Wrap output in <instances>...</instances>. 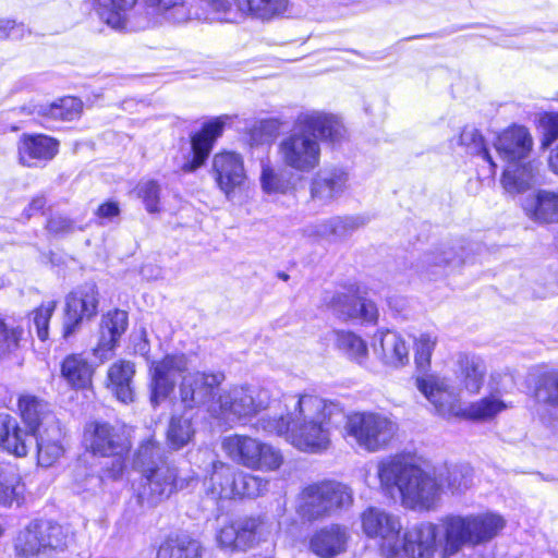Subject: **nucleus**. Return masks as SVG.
I'll return each mask as SVG.
<instances>
[{
    "label": "nucleus",
    "instance_id": "1",
    "mask_svg": "<svg viewBox=\"0 0 558 558\" xmlns=\"http://www.w3.org/2000/svg\"><path fill=\"white\" fill-rule=\"evenodd\" d=\"M366 537L376 541L388 558H450L464 547L492 542L505 529L506 520L496 512L448 514L439 523L420 522L403 529L401 518L377 507L361 513Z\"/></svg>",
    "mask_w": 558,
    "mask_h": 558
},
{
    "label": "nucleus",
    "instance_id": "2",
    "mask_svg": "<svg viewBox=\"0 0 558 558\" xmlns=\"http://www.w3.org/2000/svg\"><path fill=\"white\" fill-rule=\"evenodd\" d=\"M286 415L262 416L256 428L283 437L304 452L317 453L330 445L333 416L341 415L332 402L312 393L284 397Z\"/></svg>",
    "mask_w": 558,
    "mask_h": 558
},
{
    "label": "nucleus",
    "instance_id": "3",
    "mask_svg": "<svg viewBox=\"0 0 558 558\" xmlns=\"http://www.w3.org/2000/svg\"><path fill=\"white\" fill-rule=\"evenodd\" d=\"M345 137V128L333 114L308 110L301 112L293 130L278 145L282 163L298 172L308 173L319 166V140L339 144Z\"/></svg>",
    "mask_w": 558,
    "mask_h": 558
},
{
    "label": "nucleus",
    "instance_id": "4",
    "mask_svg": "<svg viewBox=\"0 0 558 558\" xmlns=\"http://www.w3.org/2000/svg\"><path fill=\"white\" fill-rule=\"evenodd\" d=\"M377 476L385 490L400 493L405 508L429 511L439 504L441 484L435 473L425 471L409 457L396 454L381 459L377 463Z\"/></svg>",
    "mask_w": 558,
    "mask_h": 558
},
{
    "label": "nucleus",
    "instance_id": "5",
    "mask_svg": "<svg viewBox=\"0 0 558 558\" xmlns=\"http://www.w3.org/2000/svg\"><path fill=\"white\" fill-rule=\"evenodd\" d=\"M138 0H92L97 16L109 27L137 31L165 23L181 24L192 19V9L184 0H142L143 11L132 15Z\"/></svg>",
    "mask_w": 558,
    "mask_h": 558
},
{
    "label": "nucleus",
    "instance_id": "6",
    "mask_svg": "<svg viewBox=\"0 0 558 558\" xmlns=\"http://www.w3.org/2000/svg\"><path fill=\"white\" fill-rule=\"evenodd\" d=\"M416 388L434 407L435 413L447 420L462 417L475 422H489L509 408V404L496 393L485 396L462 408L454 387L448 378L439 375L418 377Z\"/></svg>",
    "mask_w": 558,
    "mask_h": 558
},
{
    "label": "nucleus",
    "instance_id": "7",
    "mask_svg": "<svg viewBox=\"0 0 558 558\" xmlns=\"http://www.w3.org/2000/svg\"><path fill=\"white\" fill-rule=\"evenodd\" d=\"M72 534L56 522L35 520L29 522L15 539L19 556L34 558H63Z\"/></svg>",
    "mask_w": 558,
    "mask_h": 558
},
{
    "label": "nucleus",
    "instance_id": "8",
    "mask_svg": "<svg viewBox=\"0 0 558 558\" xmlns=\"http://www.w3.org/2000/svg\"><path fill=\"white\" fill-rule=\"evenodd\" d=\"M344 438L367 452L385 450L398 432L389 416L372 411L353 412L344 423Z\"/></svg>",
    "mask_w": 558,
    "mask_h": 558
},
{
    "label": "nucleus",
    "instance_id": "9",
    "mask_svg": "<svg viewBox=\"0 0 558 558\" xmlns=\"http://www.w3.org/2000/svg\"><path fill=\"white\" fill-rule=\"evenodd\" d=\"M206 8L204 20L220 23H241L248 19L269 22L282 16L289 0H202Z\"/></svg>",
    "mask_w": 558,
    "mask_h": 558
},
{
    "label": "nucleus",
    "instance_id": "10",
    "mask_svg": "<svg viewBox=\"0 0 558 558\" xmlns=\"http://www.w3.org/2000/svg\"><path fill=\"white\" fill-rule=\"evenodd\" d=\"M221 446L233 462L250 470L270 472L278 470L283 463V456L279 449L250 436H227Z\"/></svg>",
    "mask_w": 558,
    "mask_h": 558
},
{
    "label": "nucleus",
    "instance_id": "11",
    "mask_svg": "<svg viewBox=\"0 0 558 558\" xmlns=\"http://www.w3.org/2000/svg\"><path fill=\"white\" fill-rule=\"evenodd\" d=\"M352 501L351 490L341 483L312 484L301 493L299 513L307 520H317L349 507Z\"/></svg>",
    "mask_w": 558,
    "mask_h": 558
},
{
    "label": "nucleus",
    "instance_id": "12",
    "mask_svg": "<svg viewBox=\"0 0 558 558\" xmlns=\"http://www.w3.org/2000/svg\"><path fill=\"white\" fill-rule=\"evenodd\" d=\"M192 482L193 476H179L174 466L161 465L159 469L141 473L134 490L138 504L151 508L170 498L172 494L190 487Z\"/></svg>",
    "mask_w": 558,
    "mask_h": 558
},
{
    "label": "nucleus",
    "instance_id": "13",
    "mask_svg": "<svg viewBox=\"0 0 558 558\" xmlns=\"http://www.w3.org/2000/svg\"><path fill=\"white\" fill-rule=\"evenodd\" d=\"M225 379V374L219 371L185 374L179 386L181 403L185 409L203 410L214 417L220 409L217 390Z\"/></svg>",
    "mask_w": 558,
    "mask_h": 558
},
{
    "label": "nucleus",
    "instance_id": "14",
    "mask_svg": "<svg viewBox=\"0 0 558 558\" xmlns=\"http://www.w3.org/2000/svg\"><path fill=\"white\" fill-rule=\"evenodd\" d=\"M269 400V392L264 388L233 386L219 392L220 409L217 410L214 418L231 424L267 408Z\"/></svg>",
    "mask_w": 558,
    "mask_h": 558
},
{
    "label": "nucleus",
    "instance_id": "15",
    "mask_svg": "<svg viewBox=\"0 0 558 558\" xmlns=\"http://www.w3.org/2000/svg\"><path fill=\"white\" fill-rule=\"evenodd\" d=\"M98 304V290L95 283H85L69 293L63 316V338L69 339L80 329L83 320L96 316Z\"/></svg>",
    "mask_w": 558,
    "mask_h": 558
},
{
    "label": "nucleus",
    "instance_id": "16",
    "mask_svg": "<svg viewBox=\"0 0 558 558\" xmlns=\"http://www.w3.org/2000/svg\"><path fill=\"white\" fill-rule=\"evenodd\" d=\"M325 305L340 319L359 320L361 323H376L378 310L371 300L362 298L354 289H348L345 292H336L330 296H325Z\"/></svg>",
    "mask_w": 558,
    "mask_h": 558
},
{
    "label": "nucleus",
    "instance_id": "17",
    "mask_svg": "<svg viewBox=\"0 0 558 558\" xmlns=\"http://www.w3.org/2000/svg\"><path fill=\"white\" fill-rule=\"evenodd\" d=\"M187 369V359L184 354L165 356L151 365L150 402L156 408L167 400L175 385L178 374Z\"/></svg>",
    "mask_w": 558,
    "mask_h": 558
},
{
    "label": "nucleus",
    "instance_id": "18",
    "mask_svg": "<svg viewBox=\"0 0 558 558\" xmlns=\"http://www.w3.org/2000/svg\"><path fill=\"white\" fill-rule=\"evenodd\" d=\"M84 442L94 453L104 457L126 454L130 444L124 434L105 422H90L85 426Z\"/></svg>",
    "mask_w": 558,
    "mask_h": 558
},
{
    "label": "nucleus",
    "instance_id": "19",
    "mask_svg": "<svg viewBox=\"0 0 558 558\" xmlns=\"http://www.w3.org/2000/svg\"><path fill=\"white\" fill-rule=\"evenodd\" d=\"M213 175L220 191L228 199L236 190H240L246 181L244 160L234 151H222L213 158Z\"/></svg>",
    "mask_w": 558,
    "mask_h": 558
},
{
    "label": "nucleus",
    "instance_id": "20",
    "mask_svg": "<svg viewBox=\"0 0 558 558\" xmlns=\"http://www.w3.org/2000/svg\"><path fill=\"white\" fill-rule=\"evenodd\" d=\"M262 526L255 518L231 521L219 529L217 542L223 548L245 550L257 542Z\"/></svg>",
    "mask_w": 558,
    "mask_h": 558
},
{
    "label": "nucleus",
    "instance_id": "21",
    "mask_svg": "<svg viewBox=\"0 0 558 558\" xmlns=\"http://www.w3.org/2000/svg\"><path fill=\"white\" fill-rule=\"evenodd\" d=\"M349 172L341 167L319 170L311 183L312 198L322 204L338 199L349 187Z\"/></svg>",
    "mask_w": 558,
    "mask_h": 558
},
{
    "label": "nucleus",
    "instance_id": "22",
    "mask_svg": "<svg viewBox=\"0 0 558 558\" xmlns=\"http://www.w3.org/2000/svg\"><path fill=\"white\" fill-rule=\"evenodd\" d=\"M35 433L23 428L10 414H0V449L15 458H24L35 444Z\"/></svg>",
    "mask_w": 558,
    "mask_h": 558
},
{
    "label": "nucleus",
    "instance_id": "23",
    "mask_svg": "<svg viewBox=\"0 0 558 558\" xmlns=\"http://www.w3.org/2000/svg\"><path fill=\"white\" fill-rule=\"evenodd\" d=\"M128 325L129 318L125 311L112 310L102 315L99 339L97 345L94 348V355L101 361L111 357Z\"/></svg>",
    "mask_w": 558,
    "mask_h": 558
},
{
    "label": "nucleus",
    "instance_id": "24",
    "mask_svg": "<svg viewBox=\"0 0 558 558\" xmlns=\"http://www.w3.org/2000/svg\"><path fill=\"white\" fill-rule=\"evenodd\" d=\"M494 146L499 157L511 165L529 157L533 141L526 128L513 125L497 136Z\"/></svg>",
    "mask_w": 558,
    "mask_h": 558
},
{
    "label": "nucleus",
    "instance_id": "25",
    "mask_svg": "<svg viewBox=\"0 0 558 558\" xmlns=\"http://www.w3.org/2000/svg\"><path fill=\"white\" fill-rule=\"evenodd\" d=\"M227 118H217L204 124L203 129L194 134L191 140L192 158L185 161L181 169L184 172H193L204 165L209 156L215 141L221 135Z\"/></svg>",
    "mask_w": 558,
    "mask_h": 558
},
{
    "label": "nucleus",
    "instance_id": "26",
    "mask_svg": "<svg viewBox=\"0 0 558 558\" xmlns=\"http://www.w3.org/2000/svg\"><path fill=\"white\" fill-rule=\"evenodd\" d=\"M204 453L210 461L206 470L208 476L204 481L206 494L215 499L234 498V468L218 460L211 451L206 450Z\"/></svg>",
    "mask_w": 558,
    "mask_h": 558
},
{
    "label": "nucleus",
    "instance_id": "27",
    "mask_svg": "<svg viewBox=\"0 0 558 558\" xmlns=\"http://www.w3.org/2000/svg\"><path fill=\"white\" fill-rule=\"evenodd\" d=\"M59 142L43 134H24L17 146L19 160L23 166L37 167L51 160L58 153Z\"/></svg>",
    "mask_w": 558,
    "mask_h": 558
},
{
    "label": "nucleus",
    "instance_id": "28",
    "mask_svg": "<svg viewBox=\"0 0 558 558\" xmlns=\"http://www.w3.org/2000/svg\"><path fill=\"white\" fill-rule=\"evenodd\" d=\"M17 405L23 422L32 433L47 432L51 425L59 424L50 405L43 399L24 395L20 397Z\"/></svg>",
    "mask_w": 558,
    "mask_h": 558
},
{
    "label": "nucleus",
    "instance_id": "29",
    "mask_svg": "<svg viewBox=\"0 0 558 558\" xmlns=\"http://www.w3.org/2000/svg\"><path fill=\"white\" fill-rule=\"evenodd\" d=\"M349 533L347 527L330 524L317 530L310 538V549L320 558H333L347 549Z\"/></svg>",
    "mask_w": 558,
    "mask_h": 558
},
{
    "label": "nucleus",
    "instance_id": "30",
    "mask_svg": "<svg viewBox=\"0 0 558 558\" xmlns=\"http://www.w3.org/2000/svg\"><path fill=\"white\" fill-rule=\"evenodd\" d=\"M539 168L535 161H514L507 165L501 185L509 194H520L539 183Z\"/></svg>",
    "mask_w": 558,
    "mask_h": 558
},
{
    "label": "nucleus",
    "instance_id": "31",
    "mask_svg": "<svg viewBox=\"0 0 558 558\" xmlns=\"http://www.w3.org/2000/svg\"><path fill=\"white\" fill-rule=\"evenodd\" d=\"M373 351L386 365L402 366L409 361V350L404 340L395 331H377L373 338Z\"/></svg>",
    "mask_w": 558,
    "mask_h": 558
},
{
    "label": "nucleus",
    "instance_id": "32",
    "mask_svg": "<svg viewBox=\"0 0 558 558\" xmlns=\"http://www.w3.org/2000/svg\"><path fill=\"white\" fill-rule=\"evenodd\" d=\"M462 263L463 258L454 245L441 244L423 255L420 267L426 276L438 277L447 275L449 269L456 268Z\"/></svg>",
    "mask_w": 558,
    "mask_h": 558
},
{
    "label": "nucleus",
    "instance_id": "33",
    "mask_svg": "<svg viewBox=\"0 0 558 558\" xmlns=\"http://www.w3.org/2000/svg\"><path fill=\"white\" fill-rule=\"evenodd\" d=\"M134 363L125 360L114 362L108 369V388L123 403H130L134 400Z\"/></svg>",
    "mask_w": 558,
    "mask_h": 558
},
{
    "label": "nucleus",
    "instance_id": "34",
    "mask_svg": "<svg viewBox=\"0 0 558 558\" xmlns=\"http://www.w3.org/2000/svg\"><path fill=\"white\" fill-rule=\"evenodd\" d=\"M456 363V374L464 389L470 393H477L486 374L484 361L474 354L459 353Z\"/></svg>",
    "mask_w": 558,
    "mask_h": 558
},
{
    "label": "nucleus",
    "instance_id": "35",
    "mask_svg": "<svg viewBox=\"0 0 558 558\" xmlns=\"http://www.w3.org/2000/svg\"><path fill=\"white\" fill-rule=\"evenodd\" d=\"M525 214L538 222H553L558 219V190L538 191L535 196L523 202Z\"/></svg>",
    "mask_w": 558,
    "mask_h": 558
},
{
    "label": "nucleus",
    "instance_id": "36",
    "mask_svg": "<svg viewBox=\"0 0 558 558\" xmlns=\"http://www.w3.org/2000/svg\"><path fill=\"white\" fill-rule=\"evenodd\" d=\"M61 438L62 433L59 424L51 425L47 432L43 430L36 434L35 442L39 465L49 468L62 457L64 448Z\"/></svg>",
    "mask_w": 558,
    "mask_h": 558
},
{
    "label": "nucleus",
    "instance_id": "37",
    "mask_svg": "<svg viewBox=\"0 0 558 558\" xmlns=\"http://www.w3.org/2000/svg\"><path fill=\"white\" fill-rule=\"evenodd\" d=\"M94 369L82 354H70L61 364V375L75 389L87 388L92 384Z\"/></svg>",
    "mask_w": 558,
    "mask_h": 558
},
{
    "label": "nucleus",
    "instance_id": "38",
    "mask_svg": "<svg viewBox=\"0 0 558 558\" xmlns=\"http://www.w3.org/2000/svg\"><path fill=\"white\" fill-rule=\"evenodd\" d=\"M201 549L196 539L186 534H175L159 546L156 558H198Z\"/></svg>",
    "mask_w": 558,
    "mask_h": 558
},
{
    "label": "nucleus",
    "instance_id": "39",
    "mask_svg": "<svg viewBox=\"0 0 558 558\" xmlns=\"http://www.w3.org/2000/svg\"><path fill=\"white\" fill-rule=\"evenodd\" d=\"M440 487V495L446 492L461 494L472 482V470L468 465L445 466L434 471Z\"/></svg>",
    "mask_w": 558,
    "mask_h": 558
},
{
    "label": "nucleus",
    "instance_id": "40",
    "mask_svg": "<svg viewBox=\"0 0 558 558\" xmlns=\"http://www.w3.org/2000/svg\"><path fill=\"white\" fill-rule=\"evenodd\" d=\"M25 486L17 470L11 465L0 464V506L11 507L20 504Z\"/></svg>",
    "mask_w": 558,
    "mask_h": 558
},
{
    "label": "nucleus",
    "instance_id": "41",
    "mask_svg": "<svg viewBox=\"0 0 558 558\" xmlns=\"http://www.w3.org/2000/svg\"><path fill=\"white\" fill-rule=\"evenodd\" d=\"M363 225L359 217H332L318 222L313 227V234L325 238L340 240L349 236Z\"/></svg>",
    "mask_w": 558,
    "mask_h": 558
},
{
    "label": "nucleus",
    "instance_id": "42",
    "mask_svg": "<svg viewBox=\"0 0 558 558\" xmlns=\"http://www.w3.org/2000/svg\"><path fill=\"white\" fill-rule=\"evenodd\" d=\"M161 465H168L165 461L162 446L154 438L142 441L134 454V469L144 473L147 470L159 469Z\"/></svg>",
    "mask_w": 558,
    "mask_h": 558
},
{
    "label": "nucleus",
    "instance_id": "43",
    "mask_svg": "<svg viewBox=\"0 0 558 558\" xmlns=\"http://www.w3.org/2000/svg\"><path fill=\"white\" fill-rule=\"evenodd\" d=\"M457 144L464 147L468 154L481 156L488 162L492 174L496 173L497 163L484 143V138L477 129L465 126L458 136Z\"/></svg>",
    "mask_w": 558,
    "mask_h": 558
},
{
    "label": "nucleus",
    "instance_id": "44",
    "mask_svg": "<svg viewBox=\"0 0 558 558\" xmlns=\"http://www.w3.org/2000/svg\"><path fill=\"white\" fill-rule=\"evenodd\" d=\"M335 344L344 355L357 364H364L368 351L365 341L352 331L336 330L333 332Z\"/></svg>",
    "mask_w": 558,
    "mask_h": 558
},
{
    "label": "nucleus",
    "instance_id": "45",
    "mask_svg": "<svg viewBox=\"0 0 558 558\" xmlns=\"http://www.w3.org/2000/svg\"><path fill=\"white\" fill-rule=\"evenodd\" d=\"M195 434L192 418L185 415L172 416L167 429V442L172 450L187 446Z\"/></svg>",
    "mask_w": 558,
    "mask_h": 558
},
{
    "label": "nucleus",
    "instance_id": "46",
    "mask_svg": "<svg viewBox=\"0 0 558 558\" xmlns=\"http://www.w3.org/2000/svg\"><path fill=\"white\" fill-rule=\"evenodd\" d=\"M260 186L264 193L268 195L272 194H286L291 189V182L286 177L284 172L275 169L269 160H262L260 162Z\"/></svg>",
    "mask_w": 558,
    "mask_h": 558
},
{
    "label": "nucleus",
    "instance_id": "47",
    "mask_svg": "<svg viewBox=\"0 0 558 558\" xmlns=\"http://www.w3.org/2000/svg\"><path fill=\"white\" fill-rule=\"evenodd\" d=\"M83 102L80 99L65 97L58 102L41 106L38 112L51 119L72 121L81 116Z\"/></svg>",
    "mask_w": 558,
    "mask_h": 558
},
{
    "label": "nucleus",
    "instance_id": "48",
    "mask_svg": "<svg viewBox=\"0 0 558 558\" xmlns=\"http://www.w3.org/2000/svg\"><path fill=\"white\" fill-rule=\"evenodd\" d=\"M437 343V337L429 332L420 333L414 340V362L418 372L422 373L420 377L428 376L427 371L430 367V357ZM416 377L415 383L417 381Z\"/></svg>",
    "mask_w": 558,
    "mask_h": 558
},
{
    "label": "nucleus",
    "instance_id": "49",
    "mask_svg": "<svg viewBox=\"0 0 558 558\" xmlns=\"http://www.w3.org/2000/svg\"><path fill=\"white\" fill-rule=\"evenodd\" d=\"M267 485L259 476L234 470V497H258L267 490Z\"/></svg>",
    "mask_w": 558,
    "mask_h": 558
},
{
    "label": "nucleus",
    "instance_id": "50",
    "mask_svg": "<svg viewBox=\"0 0 558 558\" xmlns=\"http://www.w3.org/2000/svg\"><path fill=\"white\" fill-rule=\"evenodd\" d=\"M536 397L539 401L558 407V371L544 373L538 380Z\"/></svg>",
    "mask_w": 558,
    "mask_h": 558
},
{
    "label": "nucleus",
    "instance_id": "51",
    "mask_svg": "<svg viewBox=\"0 0 558 558\" xmlns=\"http://www.w3.org/2000/svg\"><path fill=\"white\" fill-rule=\"evenodd\" d=\"M136 193L148 213L160 211V185L156 180H142L136 186Z\"/></svg>",
    "mask_w": 558,
    "mask_h": 558
},
{
    "label": "nucleus",
    "instance_id": "52",
    "mask_svg": "<svg viewBox=\"0 0 558 558\" xmlns=\"http://www.w3.org/2000/svg\"><path fill=\"white\" fill-rule=\"evenodd\" d=\"M22 333L23 329L20 327L9 326L0 319V360L8 357L19 348Z\"/></svg>",
    "mask_w": 558,
    "mask_h": 558
},
{
    "label": "nucleus",
    "instance_id": "53",
    "mask_svg": "<svg viewBox=\"0 0 558 558\" xmlns=\"http://www.w3.org/2000/svg\"><path fill=\"white\" fill-rule=\"evenodd\" d=\"M57 307L56 301L44 302L33 312V323L37 337L45 341L49 337L48 326L52 314Z\"/></svg>",
    "mask_w": 558,
    "mask_h": 558
},
{
    "label": "nucleus",
    "instance_id": "54",
    "mask_svg": "<svg viewBox=\"0 0 558 558\" xmlns=\"http://www.w3.org/2000/svg\"><path fill=\"white\" fill-rule=\"evenodd\" d=\"M543 133L542 146L548 147L558 138V113H544L539 118Z\"/></svg>",
    "mask_w": 558,
    "mask_h": 558
},
{
    "label": "nucleus",
    "instance_id": "55",
    "mask_svg": "<svg viewBox=\"0 0 558 558\" xmlns=\"http://www.w3.org/2000/svg\"><path fill=\"white\" fill-rule=\"evenodd\" d=\"M47 229L57 235L65 234L73 229V222L64 216H54L48 220Z\"/></svg>",
    "mask_w": 558,
    "mask_h": 558
},
{
    "label": "nucleus",
    "instance_id": "56",
    "mask_svg": "<svg viewBox=\"0 0 558 558\" xmlns=\"http://www.w3.org/2000/svg\"><path fill=\"white\" fill-rule=\"evenodd\" d=\"M22 25H17L13 20H0L1 38H19L22 35Z\"/></svg>",
    "mask_w": 558,
    "mask_h": 558
},
{
    "label": "nucleus",
    "instance_id": "57",
    "mask_svg": "<svg viewBox=\"0 0 558 558\" xmlns=\"http://www.w3.org/2000/svg\"><path fill=\"white\" fill-rule=\"evenodd\" d=\"M124 456L125 454H111L110 457H113L112 465L110 469L107 470V476L117 480L120 476H122L125 462H124Z\"/></svg>",
    "mask_w": 558,
    "mask_h": 558
},
{
    "label": "nucleus",
    "instance_id": "58",
    "mask_svg": "<svg viewBox=\"0 0 558 558\" xmlns=\"http://www.w3.org/2000/svg\"><path fill=\"white\" fill-rule=\"evenodd\" d=\"M120 213V208L118 203L116 202H108L98 207L97 215L99 218L104 219H112L117 217Z\"/></svg>",
    "mask_w": 558,
    "mask_h": 558
},
{
    "label": "nucleus",
    "instance_id": "59",
    "mask_svg": "<svg viewBox=\"0 0 558 558\" xmlns=\"http://www.w3.org/2000/svg\"><path fill=\"white\" fill-rule=\"evenodd\" d=\"M46 198L43 195H38L32 199L28 207L25 209V215L27 218H31L32 216L36 215L37 213H40L45 205H46Z\"/></svg>",
    "mask_w": 558,
    "mask_h": 558
},
{
    "label": "nucleus",
    "instance_id": "60",
    "mask_svg": "<svg viewBox=\"0 0 558 558\" xmlns=\"http://www.w3.org/2000/svg\"><path fill=\"white\" fill-rule=\"evenodd\" d=\"M141 340L140 342L135 343V352L145 356L149 352V342L147 339V332L145 328H141L140 330Z\"/></svg>",
    "mask_w": 558,
    "mask_h": 558
},
{
    "label": "nucleus",
    "instance_id": "61",
    "mask_svg": "<svg viewBox=\"0 0 558 558\" xmlns=\"http://www.w3.org/2000/svg\"><path fill=\"white\" fill-rule=\"evenodd\" d=\"M549 167L558 174V148L553 150L549 157Z\"/></svg>",
    "mask_w": 558,
    "mask_h": 558
},
{
    "label": "nucleus",
    "instance_id": "62",
    "mask_svg": "<svg viewBox=\"0 0 558 558\" xmlns=\"http://www.w3.org/2000/svg\"><path fill=\"white\" fill-rule=\"evenodd\" d=\"M89 481H95V482H97V483H99V482H100L99 477H95V476H92V477L89 478Z\"/></svg>",
    "mask_w": 558,
    "mask_h": 558
},
{
    "label": "nucleus",
    "instance_id": "63",
    "mask_svg": "<svg viewBox=\"0 0 558 558\" xmlns=\"http://www.w3.org/2000/svg\"><path fill=\"white\" fill-rule=\"evenodd\" d=\"M26 110V108L22 107L20 108V112H24Z\"/></svg>",
    "mask_w": 558,
    "mask_h": 558
}]
</instances>
